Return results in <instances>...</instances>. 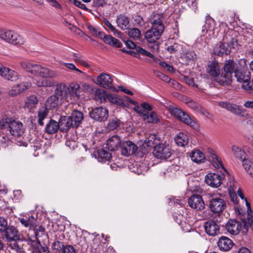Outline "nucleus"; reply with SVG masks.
<instances>
[{
	"instance_id": "obj_1",
	"label": "nucleus",
	"mask_w": 253,
	"mask_h": 253,
	"mask_svg": "<svg viewBox=\"0 0 253 253\" xmlns=\"http://www.w3.org/2000/svg\"><path fill=\"white\" fill-rule=\"evenodd\" d=\"M163 19V16L159 13H154L151 16L150 21L152 27L145 34V38L148 42L155 43L160 38L165 28Z\"/></svg>"
},
{
	"instance_id": "obj_2",
	"label": "nucleus",
	"mask_w": 253,
	"mask_h": 253,
	"mask_svg": "<svg viewBox=\"0 0 253 253\" xmlns=\"http://www.w3.org/2000/svg\"><path fill=\"white\" fill-rule=\"evenodd\" d=\"M20 64L21 67L27 72L43 78H54L57 76V74L54 71L33 62L23 61H21Z\"/></svg>"
},
{
	"instance_id": "obj_3",
	"label": "nucleus",
	"mask_w": 253,
	"mask_h": 253,
	"mask_svg": "<svg viewBox=\"0 0 253 253\" xmlns=\"http://www.w3.org/2000/svg\"><path fill=\"white\" fill-rule=\"evenodd\" d=\"M239 69L238 64L233 60L226 61L223 67L224 74L216 79V82L220 84L229 85L232 83V75Z\"/></svg>"
},
{
	"instance_id": "obj_4",
	"label": "nucleus",
	"mask_w": 253,
	"mask_h": 253,
	"mask_svg": "<svg viewBox=\"0 0 253 253\" xmlns=\"http://www.w3.org/2000/svg\"><path fill=\"white\" fill-rule=\"evenodd\" d=\"M134 110L139 113L143 120L149 123H157L160 121V117L154 111H150L152 110V107L148 103H142L140 106H136Z\"/></svg>"
},
{
	"instance_id": "obj_5",
	"label": "nucleus",
	"mask_w": 253,
	"mask_h": 253,
	"mask_svg": "<svg viewBox=\"0 0 253 253\" xmlns=\"http://www.w3.org/2000/svg\"><path fill=\"white\" fill-rule=\"evenodd\" d=\"M0 39L13 45L24 44V39L17 33L12 30L6 29L0 30Z\"/></svg>"
},
{
	"instance_id": "obj_6",
	"label": "nucleus",
	"mask_w": 253,
	"mask_h": 253,
	"mask_svg": "<svg viewBox=\"0 0 253 253\" xmlns=\"http://www.w3.org/2000/svg\"><path fill=\"white\" fill-rule=\"evenodd\" d=\"M169 110L171 115L179 121L190 126H194L195 122L186 112L174 107H170Z\"/></svg>"
},
{
	"instance_id": "obj_7",
	"label": "nucleus",
	"mask_w": 253,
	"mask_h": 253,
	"mask_svg": "<svg viewBox=\"0 0 253 253\" xmlns=\"http://www.w3.org/2000/svg\"><path fill=\"white\" fill-rule=\"evenodd\" d=\"M153 155L158 159L166 160L171 155V151L168 145L159 144L154 146Z\"/></svg>"
},
{
	"instance_id": "obj_8",
	"label": "nucleus",
	"mask_w": 253,
	"mask_h": 253,
	"mask_svg": "<svg viewBox=\"0 0 253 253\" xmlns=\"http://www.w3.org/2000/svg\"><path fill=\"white\" fill-rule=\"evenodd\" d=\"M218 105L221 107L226 109L228 111L234 115L240 117H244L246 110L241 106L228 102L221 101L218 102Z\"/></svg>"
},
{
	"instance_id": "obj_9",
	"label": "nucleus",
	"mask_w": 253,
	"mask_h": 253,
	"mask_svg": "<svg viewBox=\"0 0 253 253\" xmlns=\"http://www.w3.org/2000/svg\"><path fill=\"white\" fill-rule=\"evenodd\" d=\"M226 207L225 201L219 197H213L209 200V208L215 213L222 212Z\"/></svg>"
},
{
	"instance_id": "obj_10",
	"label": "nucleus",
	"mask_w": 253,
	"mask_h": 253,
	"mask_svg": "<svg viewBox=\"0 0 253 253\" xmlns=\"http://www.w3.org/2000/svg\"><path fill=\"white\" fill-rule=\"evenodd\" d=\"M9 122L10 124L8 130L11 135L19 137L24 133V128L22 122L12 118H11V121Z\"/></svg>"
},
{
	"instance_id": "obj_11",
	"label": "nucleus",
	"mask_w": 253,
	"mask_h": 253,
	"mask_svg": "<svg viewBox=\"0 0 253 253\" xmlns=\"http://www.w3.org/2000/svg\"><path fill=\"white\" fill-rule=\"evenodd\" d=\"M244 222H247V220H243L241 223L237 220L230 219L226 224V229L232 235H237L241 230L243 232Z\"/></svg>"
},
{
	"instance_id": "obj_12",
	"label": "nucleus",
	"mask_w": 253,
	"mask_h": 253,
	"mask_svg": "<svg viewBox=\"0 0 253 253\" xmlns=\"http://www.w3.org/2000/svg\"><path fill=\"white\" fill-rule=\"evenodd\" d=\"M90 117L98 122H105L108 117V111L103 107H96L89 113Z\"/></svg>"
},
{
	"instance_id": "obj_13",
	"label": "nucleus",
	"mask_w": 253,
	"mask_h": 253,
	"mask_svg": "<svg viewBox=\"0 0 253 253\" xmlns=\"http://www.w3.org/2000/svg\"><path fill=\"white\" fill-rule=\"evenodd\" d=\"M189 206L197 211H201L205 208V203L202 197L199 195H193L188 201Z\"/></svg>"
},
{
	"instance_id": "obj_14",
	"label": "nucleus",
	"mask_w": 253,
	"mask_h": 253,
	"mask_svg": "<svg viewBox=\"0 0 253 253\" xmlns=\"http://www.w3.org/2000/svg\"><path fill=\"white\" fill-rule=\"evenodd\" d=\"M223 176L215 173H208L205 177L206 183L212 187L217 188L222 183Z\"/></svg>"
},
{
	"instance_id": "obj_15",
	"label": "nucleus",
	"mask_w": 253,
	"mask_h": 253,
	"mask_svg": "<svg viewBox=\"0 0 253 253\" xmlns=\"http://www.w3.org/2000/svg\"><path fill=\"white\" fill-rule=\"evenodd\" d=\"M204 226L206 233L209 236H215L219 233V226L212 220L205 222Z\"/></svg>"
},
{
	"instance_id": "obj_16",
	"label": "nucleus",
	"mask_w": 253,
	"mask_h": 253,
	"mask_svg": "<svg viewBox=\"0 0 253 253\" xmlns=\"http://www.w3.org/2000/svg\"><path fill=\"white\" fill-rule=\"evenodd\" d=\"M113 79L106 73H101L97 78L96 84L105 88H111L112 86Z\"/></svg>"
},
{
	"instance_id": "obj_17",
	"label": "nucleus",
	"mask_w": 253,
	"mask_h": 253,
	"mask_svg": "<svg viewBox=\"0 0 253 253\" xmlns=\"http://www.w3.org/2000/svg\"><path fill=\"white\" fill-rule=\"evenodd\" d=\"M137 150V146L130 141L124 142L121 146V154L125 156L133 155Z\"/></svg>"
},
{
	"instance_id": "obj_18",
	"label": "nucleus",
	"mask_w": 253,
	"mask_h": 253,
	"mask_svg": "<svg viewBox=\"0 0 253 253\" xmlns=\"http://www.w3.org/2000/svg\"><path fill=\"white\" fill-rule=\"evenodd\" d=\"M206 71L211 76L216 77V79L220 76V68L217 61H209L206 67Z\"/></svg>"
},
{
	"instance_id": "obj_19",
	"label": "nucleus",
	"mask_w": 253,
	"mask_h": 253,
	"mask_svg": "<svg viewBox=\"0 0 253 253\" xmlns=\"http://www.w3.org/2000/svg\"><path fill=\"white\" fill-rule=\"evenodd\" d=\"M4 238L7 242H9V241L20 240V235L15 227L9 226L4 230Z\"/></svg>"
},
{
	"instance_id": "obj_20",
	"label": "nucleus",
	"mask_w": 253,
	"mask_h": 253,
	"mask_svg": "<svg viewBox=\"0 0 253 253\" xmlns=\"http://www.w3.org/2000/svg\"><path fill=\"white\" fill-rule=\"evenodd\" d=\"M0 76L5 80L15 82L19 79V74L18 73L8 67L4 66Z\"/></svg>"
},
{
	"instance_id": "obj_21",
	"label": "nucleus",
	"mask_w": 253,
	"mask_h": 253,
	"mask_svg": "<svg viewBox=\"0 0 253 253\" xmlns=\"http://www.w3.org/2000/svg\"><path fill=\"white\" fill-rule=\"evenodd\" d=\"M217 246L220 251H228L232 248L233 243L229 238L221 236L218 240Z\"/></svg>"
},
{
	"instance_id": "obj_22",
	"label": "nucleus",
	"mask_w": 253,
	"mask_h": 253,
	"mask_svg": "<svg viewBox=\"0 0 253 253\" xmlns=\"http://www.w3.org/2000/svg\"><path fill=\"white\" fill-rule=\"evenodd\" d=\"M213 52L215 54L219 56H223L224 54L227 55L230 52V48L226 42H219L215 46Z\"/></svg>"
},
{
	"instance_id": "obj_23",
	"label": "nucleus",
	"mask_w": 253,
	"mask_h": 253,
	"mask_svg": "<svg viewBox=\"0 0 253 253\" xmlns=\"http://www.w3.org/2000/svg\"><path fill=\"white\" fill-rule=\"evenodd\" d=\"M246 205L248 209V215L247 222H244L243 233H246L248 228L250 227L253 231V212L251 211L250 204L245 199Z\"/></svg>"
},
{
	"instance_id": "obj_24",
	"label": "nucleus",
	"mask_w": 253,
	"mask_h": 253,
	"mask_svg": "<svg viewBox=\"0 0 253 253\" xmlns=\"http://www.w3.org/2000/svg\"><path fill=\"white\" fill-rule=\"evenodd\" d=\"M59 129L61 131H67L71 127H73V123L68 116L61 117L58 122Z\"/></svg>"
},
{
	"instance_id": "obj_25",
	"label": "nucleus",
	"mask_w": 253,
	"mask_h": 253,
	"mask_svg": "<svg viewBox=\"0 0 253 253\" xmlns=\"http://www.w3.org/2000/svg\"><path fill=\"white\" fill-rule=\"evenodd\" d=\"M120 138L117 135H114L109 138L106 142L107 148L111 151H114L117 149L120 146Z\"/></svg>"
},
{
	"instance_id": "obj_26",
	"label": "nucleus",
	"mask_w": 253,
	"mask_h": 253,
	"mask_svg": "<svg viewBox=\"0 0 253 253\" xmlns=\"http://www.w3.org/2000/svg\"><path fill=\"white\" fill-rule=\"evenodd\" d=\"M30 86L28 83H22L14 85L9 91V94L11 96H16L20 93L24 91Z\"/></svg>"
},
{
	"instance_id": "obj_27",
	"label": "nucleus",
	"mask_w": 253,
	"mask_h": 253,
	"mask_svg": "<svg viewBox=\"0 0 253 253\" xmlns=\"http://www.w3.org/2000/svg\"><path fill=\"white\" fill-rule=\"evenodd\" d=\"M227 186L228 189V193L231 200L234 203L237 204L238 202V197L235 192V189L236 188L235 181L233 179H230V181L227 183Z\"/></svg>"
},
{
	"instance_id": "obj_28",
	"label": "nucleus",
	"mask_w": 253,
	"mask_h": 253,
	"mask_svg": "<svg viewBox=\"0 0 253 253\" xmlns=\"http://www.w3.org/2000/svg\"><path fill=\"white\" fill-rule=\"evenodd\" d=\"M69 117L73 123V127H75L79 126L84 119L83 113L77 110L73 111L71 115Z\"/></svg>"
},
{
	"instance_id": "obj_29",
	"label": "nucleus",
	"mask_w": 253,
	"mask_h": 253,
	"mask_svg": "<svg viewBox=\"0 0 253 253\" xmlns=\"http://www.w3.org/2000/svg\"><path fill=\"white\" fill-rule=\"evenodd\" d=\"M234 76L236 78L237 81L241 83L247 80H251L250 72L247 70L242 71L238 69L234 74Z\"/></svg>"
},
{
	"instance_id": "obj_30",
	"label": "nucleus",
	"mask_w": 253,
	"mask_h": 253,
	"mask_svg": "<svg viewBox=\"0 0 253 253\" xmlns=\"http://www.w3.org/2000/svg\"><path fill=\"white\" fill-rule=\"evenodd\" d=\"M59 129L58 122L53 119H50L45 127V132L48 134H54Z\"/></svg>"
},
{
	"instance_id": "obj_31",
	"label": "nucleus",
	"mask_w": 253,
	"mask_h": 253,
	"mask_svg": "<svg viewBox=\"0 0 253 253\" xmlns=\"http://www.w3.org/2000/svg\"><path fill=\"white\" fill-rule=\"evenodd\" d=\"M69 89L64 83L57 84L55 90V95L59 97H66L68 95Z\"/></svg>"
},
{
	"instance_id": "obj_32",
	"label": "nucleus",
	"mask_w": 253,
	"mask_h": 253,
	"mask_svg": "<svg viewBox=\"0 0 253 253\" xmlns=\"http://www.w3.org/2000/svg\"><path fill=\"white\" fill-rule=\"evenodd\" d=\"M159 142V140L157 139L156 135L154 134H151L146 138L143 145L144 148L145 147H147L146 150L148 151L151 147L154 148V146L157 145L156 144Z\"/></svg>"
},
{
	"instance_id": "obj_33",
	"label": "nucleus",
	"mask_w": 253,
	"mask_h": 253,
	"mask_svg": "<svg viewBox=\"0 0 253 253\" xmlns=\"http://www.w3.org/2000/svg\"><path fill=\"white\" fill-rule=\"evenodd\" d=\"M190 157L193 162L198 164L204 162L205 160V156L203 153L198 149L194 150L191 153Z\"/></svg>"
},
{
	"instance_id": "obj_34",
	"label": "nucleus",
	"mask_w": 253,
	"mask_h": 253,
	"mask_svg": "<svg viewBox=\"0 0 253 253\" xmlns=\"http://www.w3.org/2000/svg\"><path fill=\"white\" fill-rule=\"evenodd\" d=\"M59 98L56 95H53L49 97L45 103L44 107L47 110H51L55 108L58 105Z\"/></svg>"
},
{
	"instance_id": "obj_35",
	"label": "nucleus",
	"mask_w": 253,
	"mask_h": 253,
	"mask_svg": "<svg viewBox=\"0 0 253 253\" xmlns=\"http://www.w3.org/2000/svg\"><path fill=\"white\" fill-rule=\"evenodd\" d=\"M231 151L235 158L240 161H242L246 158L245 152L238 146L233 145L231 147Z\"/></svg>"
},
{
	"instance_id": "obj_36",
	"label": "nucleus",
	"mask_w": 253,
	"mask_h": 253,
	"mask_svg": "<svg viewBox=\"0 0 253 253\" xmlns=\"http://www.w3.org/2000/svg\"><path fill=\"white\" fill-rule=\"evenodd\" d=\"M175 141L178 146H184L188 144L189 137L187 134L181 132L176 135L175 138Z\"/></svg>"
},
{
	"instance_id": "obj_37",
	"label": "nucleus",
	"mask_w": 253,
	"mask_h": 253,
	"mask_svg": "<svg viewBox=\"0 0 253 253\" xmlns=\"http://www.w3.org/2000/svg\"><path fill=\"white\" fill-rule=\"evenodd\" d=\"M48 113V110L44 106H42L39 108L38 111V122L40 126H43V120L47 118Z\"/></svg>"
},
{
	"instance_id": "obj_38",
	"label": "nucleus",
	"mask_w": 253,
	"mask_h": 253,
	"mask_svg": "<svg viewBox=\"0 0 253 253\" xmlns=\"http://www.w3.org/2000/svg\"><path fill=\"white\" fill-rule=\"evenodd\" d=\"M107 98V100L113 104L124 107L127 106V103L125 102L123 99L117 97L115 95L108 94Z\"/></svg>"
},
{
	"instance_id": "obj_39",
	"label": "nucleus",
	"mask_w": 253,
	"mask_h": 253,
	"mask_svg": "<svg viewBox=\"0 0 253 253\" xmlns=\"http://www.w3.org/2000/svg\"><path fill=\"white\" fill-rule=\"evenodd\" d=\"M117 23L118 27L122 30H125L128 28L129 21L128 17L125 15H121L117 17Z\"/></svg>"
},
{
	"instance_id": "obj_40",
	"label": "nucleus",
	"mask_w": 253,
	"mask_h": 253,
	"mask_svg": "<svg viewBox=\"0 0 253 253\" xmlns=\"http://www.w3.org/2000/svg\"><path fill=\"white\" fill-rule=\"evenodd\" d=\"M19 220L20 223L26 227H29L30 228H32L36 227L37 219L33 216H31L29 218H21Z\"/></svg>"
},
{
	"instance_id": "obj_41",
	"label": "nucleus",
	"mask_w": 253,
	"mask_h": 253,
	"mask_svg": "<svg viewBox=\"0 0 253 253\" xmlns=\"http://www.w3.org/2000/svg\"><path fill=\"white\" fill-rule=\"evenodd\" d=\"M210 161L211 162L214 168L219 169L222 168L224 169L223 164L221 160L217 157V156L213 153V151L210 154L209 156Z\"/></svg>"
},
{
	"instance_id": "obj_42",
	"label": "nucleus",
	"mask_w": 253,
	"mask_h": 253,
	"mask_svg": "<svg viewBox=\"0 0 253 253\" xmlns=\"http://www.w3.org/2000/svg\"><path fill=\"white\" fill-rule=\"evenodd\" d=\"M103 22L107 30L112 32L115 36H117L118 38H122V33L117 30L108 20L104 19Z\"/></svg>"
},
{
	"instance_id": "obj_43",
	"label": "nucleus",
	"mask_w": 253,
	"mask_h": 253,
	"mask_svg": "<svg viewBox=\"0 0 253 253\" xmlns=\"http://www.w3.org/2000/svg\"><path fill=\"white\" fill-rule=\"evenodd\" d=\"M97 153L98 160L100 162H106L109 161L112 157L111 154L104 149L98 150Z\"/></svg>"
},
{
	"instance_id": "obj_44",
	"label": "nucleus",
	"mask_w": 253,
	"mask_h": 253,
	"mask_svg": "<svg viewBox=\"0 0 253 253\" xmlns=\"http://www.w3.org/2000/svg\"><path fill=\"white\" fill-rule=\"evenodd\" d=\"M136 51L137 53H135L132 51H129V52L131 54L132 53H133L135 57H136L137 58L139 57V54H140L142 55L149 57L153 59L154 60H155V58L154 56L153 55V54H152L150 52L146 51L145 49L142 48V47H141L140 46H137V47H136Z\"/></svg>"
},
{
	"instance_id": "obj_45",
	"label": "nucleus",
	"mask_w": 253,
	"mask_h": 253,
	"mask_svg": "<svg viewBox=\"0 0 253 253\" xmlns=\"http://www.w3.org/2000/svg\"><path fill=\"white\" fill-rule=\"evenodd\" d=\"M183 45L178 43H174L172 45L168 46L166 50L170 53L179 52L181 54L183 52Z\"/></svg>"
},
{
	"instance_id": "obj_46",
	"label": "nucleus",
	"mask_w": 253,
	"mask_h": 253,
	"mask_svg": "<svg viewBox=\"0 0 253 253\" xmlns=\"http://www.w3.org/2000/svg\"><path fill=\"white\" fill-rule=\"evenodd\" d=\"M33 253H49V251L47 246L42 245L40 241L33 248Z\"/></svg>"
},
{
	"instance_id": "obj_47",
	"label": "nucleus",
	"mask_w": 253,
	"mask_h": 253,
	"mask_svg": "<svg viewBox=\"0 0 253 253\" xmlns=\"http://www.w3.org/2000/svg\"><path fill=\"white\" fill-rule=\"evenodd\" d=\"M104 42L107 44L117 47H120L122 45V43L119 40L111 36H107L106 37H104Z\"/></svg>"
},
{
	"instance_id": "obj_48",
	"label": "nucleus",
	"mask_w": 253,
	"mask_h": 253,
	"mask_svg": "<svg viewBox=\"0 0 253 253\" xmlns=\"http://www.w3.org/2000/svg\"><path fill=\"white\" fill-rule=\"evenodd\" d=\"M108 95V94H107L104 90L98 89L96 91L95 99L101 103L105 102L107 100Z\"/></svg>"
},
{
	"instance_id": "obj_49",
	"label": "nucleus",
	"mask_w": 253,
	"mask_h": 253,
	"mask_svg": "<svg viewBox=\"0 0 253 253\" xmlns=\"http://www.w3.org/2000/svg\"><path fill=\"white\" fill-rule=\"evenodd\" d=\"M36 84L39 87H51L55 85L53 80L41 79L36 81Z\"/></svg>"
},
{
	"instance_id": "obj_50",
	"label": "nucleus",
	"mask_w": 253,
	"mask_h": 253,
	"mask_svg": "<svg viewBox=\"0 0 253 253\" xmlns=\"http://www.w3.org/2000/svg\"><path fill=\"white\" fill-rule=\"evenodd\" d=\"M128 35L130 38H132L135 40H137L140 39L141 34L139 29L136 28H133L128 30Z\"/></svg>"
},
{
	"instance_id": "obj_51",
	"label": "nucleus",
	"mask_w": 253,
	"mask_h": 253,
	"mask_svg": "<svg viewBox=\"0 0 253 253\" xmlns=\"http://www.w3.org/2000/svg\"><path fill=\"white\" fill-rule=\"evenodd\" d=\"M80 85L76 83H71L68 87L69 92L68 94H72L75 95L77 97L79 96V90Z\"/></svg>"
},
{
	"instance_id": "obj_52",
	"label": "nucleus",
	"mask_w": 253,
	"mask_h": 253,
	"mask_svg": "<svg viewBox=\"0 0 253 253\" xmlns=\"http://www.w3.org/2000/svg\"><path fill=\"white\" fill-rule=\"evenodd\" d=\"M181 57L188 62L191 60H194L196 58V54L192 51H187L185 52L183 49V52L181 53Z\"/></svg>"
},
{
	"instance_id": "obj_53",
	"label": "nucleus",
	"mask_w": 253,
	"mask_h": 253,
	"mask_svg": "<svg viewBox=\"0 0 253 253\" xmlns=\"http://www.w3.org/2000/svg\"><path fill=\"white\" fill-rule=\"evenodd\" d=\"M242 84V88L249 93H253V80H247L243 82Z\"/></svg>"
},
{
	"instance_id": "obj_54",
	"label": "nucleus",
	"mask_w": 253,
	"mask_h": 253,
	"mask_svg": "<svg viewBox=\"0 0 253 253\" xmlns=\"http://www.w3.org/2000/svg\"><path fill=\"white\" fill-rule=\"evenodd\" d=\"M38 103V99L37 97L34 95L29 96L26 102V105L28 108H32L35 107Z\"/></svg>"
},
{
	"instance_id": "obj_55",
	"label": "nucleus",
	"mask_w": 253,
	"mask_h": 253,
	"mask_svg": "<svg viewBox=\"0 0 253 253\" xmlns=\"http://www.w3.org/2000/svg\"><path fill=\"white\" fill-rule=\"evenodd\" d=\"M20 240H13V241H9V242H7L8 247L14 251H18L20 250V245L19 244V241Z\"/></svg>"
},
{
	"instance_id": "obj_56",
	"label": "nucleus",
	"mask_w": 253,
	"mask_h": 253,
	"mask_svg": "<svg viewBox=\"0 0 253 253\" xmlns=\"http://www.w3.org/2000/svg\"><path fill=\"white\" fill-rule=\"evenodd\" d=\"M185 103L188 105V106L189 107H190L192 109L196 111L200 110L201 106L197 103L194 102V101L189 99V98H186L185 100Z\"/></svg>"
},
{
	"instance_id": "obj_57",
	"label": "nucleus",
	"mask_w": 253,
	"mask_h": 253,
	"mask_svg": "<svg viewBox=\"0 0 253 253\" xmlns=\"http://www.w3.org/2000/svg\"><path fill=\"white\" fill-rule=\"evenodd\" d=\"M35 227L33 228L34 229L35 236L36 239H38V238L42 236H45L44 234V229L41 226H39L37 227L36 224L35 225Z\"/></svg>"
},
{
	"instance_id": "obj_58",
	"label": "nucleus",
	"mask_w": 253,
	"mask_h": 253,
	"mask_svg": "<svg viewBox=\"0 0 253 253\" xmlns=\"http://www.w3.org/2000/svg\"><path fill=\"white\" fill-rule=\"evenodd\" d=\"M11 118H7L0 120V129H3L5 128L9 129L10 123L11 121Z\"/></svg>"
},
{
	"instance_id": "obj_59",
	"label": "nucleus",
	"mask_w": 253,
	"mask_h": 253,
	"mask_svg": "<svg viewBox=\"0 0 253 253\" xmlns=\"http://www.w3.org/2000/svg\"><path fill=\"white\" fill-rule=\"evenodd\" d=\"M64 247L63 243L59 241L54 242L52 244V249L59 253L63 250Z\"/></svg>"
},
{
	"instance_id": "obj_60",
	"label": "nucleus",
	"mask_w": 253,
	"mask_h": 253,
	"mask_svg": "<svg viewBox=\"0 0 253 253\" xmlns=\"http://www.w3.org/2000/svg\"><path fill=\"white\" fill-rule=\"evenodd\" d=\"M154 73L158 78L162 81L167 83H169L170 82V79L164 74L158 71H155Z\"/></svg>"
},
{
	"instance_id": "obj_61",
	"label": "nucleus",
	"mask_w": 253,
	"mask_h": 253,
	"mask_svg": "<svg viewBox=\"0 0 253 253\" xmlns=\"http://www.w3.org/2000/svg\"><path fill=\"white\" fill-rule=\"evenodd\" d=\"M183 81L190 86L194 87H198V85L194 83V80L192 78H189L188 77L183 76Z\"/></svg>"
},
{
	"instance_id": "obj_62",
	"label": "nucleus",
	"mask_w": 253,
	"mask_h": 253,
	"mask_svg": "<svg viewBox=\"0 0 253 253\" xmlns=\"http://www.w3.org/2000/svg\"><path fill=\"white\" fill-rule=\"evenodd\" d=\"M205 28L207 29V32H213L215 29L214 21L212 20L209 21L208 23H206ZM213 34H214V33H213Z\"/></svg>"
},
{
	"instance_id": "obj_63",
	"label": "nucleus",
	"mask_w": 253,
	"mask_h": 253,
	"mask_svg": "<svg viewBox=\"0 0 253 253\" xmlns=\"http://www.w3.org/2000/svg\"><path fill=\"white\" fill-rule=\"evenodd\" d=\"M0 141L1 144H3L4 146H6L10 142V138L7 135L2 134L0 136Z\"/></svg>"
},
{
	"instance_id": "obj_64",
	"label": "nucleus",
	"mask_w": 253,
	"mask_h": 253,
	"mask_svg": "<svg viewBox=\"0 0 253 253\" xmlns=\"http://www.w3.org/2000/svg\"><path fill=\"white\" fill-rule=\"evenodd\" d=\"M62 253H77L75 249L71 245H67L64 247Z\"/></svg>"
}]
</instances>
